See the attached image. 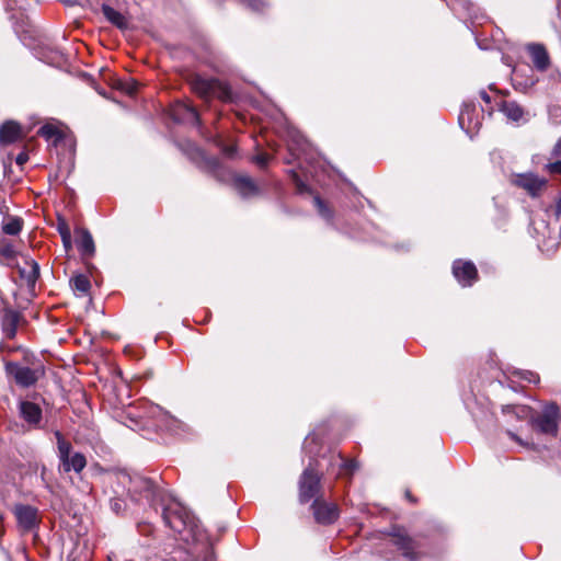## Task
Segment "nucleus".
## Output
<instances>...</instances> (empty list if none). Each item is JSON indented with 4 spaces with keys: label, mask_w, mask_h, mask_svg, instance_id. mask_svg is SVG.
I'll use <instances>...</instances> for the list:
<instances>
[{
    "label": "nucleus",
    "mask_w": 561,
    "mask_h": 561,
    "mask_svg": "<svg viewBox=\"0 0 561 561\" xmlns=\"http://www.w3.org/2000/svg\"><path fill=\"white\" fill-rule=\"evenodd\" d=\"M122 90L131 95L137 91V83L135 81L125 82L122 84Z\"/></svg>",
    "instance_id": "obj_31"
},
{
    "label": "nucleus",
    "mask_w": 561,
    "mask_h": 561,
    "mask_svg": "<svg viewBox=\"0 0 561 561\" xmlns=\"http://www.w3.org/2000/svg\"><path fill=\"white\" fill-rule=\"evenodd\" d=\"M503 114L513 122H519L523 119L525 111L515 101H504L501 105Z\"/></svg>",
    "instance_id": "obj_22"
},
{
    "label": "nucleus",
    "mask_w": 561,
    "mask_h": 561,
    "mask_svg": "<svg viewBox=\"0 0 561 561\" xmlns=\"http://www.w3.org/2000/svg\"><path fill=\"white\" fill-rule=\"evenodd\" d=\"M502 412L504 414H513L518 420H529V422H531L534 415V410L530 407L523 404L503 405Z\"/></svg>",
    "instance_id": "obj_21"
},
{
    "label": "nucleus",
    "mask_w": 561,
    "mask_h": 561,
    "mask_svg": "<svg viewBox=\"0 0 561 561\" xmlns=\"http://www.w3.org/2000/svg\"><path fill=\"white\" fill-rule=\"evenodd\" d=\"M102 12L104 16L115 26L118 28H125L127 25L125 16L118 12L117 10L113 9L110 5L104 4L102 7Z\"/></svg>",
    "instance_id": "obj_23"
},
{
    "label": "nucleus",
    "mask_w": 561,
    "mask_h": 561,
    "mask_svg": "<svg viewBox=\"0 0 561 561\" xmlns=\"http://www.w3.org/2000/svg\"><path fill=\"white\" fill-rule=\"evenodd\" d=\"M311 508L317 523L323 525L333 524L340 515V510L335 503L325 502L322 497L314 499Z\"/></svg>",
    "instance_id": "obj_7"
},
{
    "label": "nucleus",
    "mask_w": 561,
    "mask_h": 561,
    "mask_svg": "<svg viewBox=\"0 0 561 561\" xmlns=\"http://www.w3.org/2000/svg\"><path fill=\"white\" fill-rule=\"evenodd\" d=\"M72 287L81 295H85L90 289V280L84 275H77L71 279Z\"/></svg>",
    "instance_id": "obj_28"
},
{
    "label": "nucleus",
    "mask_w": 561,
    "mask_h": 561,
    "mask_svg": "<svg viewBox=\"0 0 561 561\" xmlns=\"http://www.w3.org/2000/svg\"><path fill=\"white\" fill-rule=\"evenodd\" d=\"M57 230L61 238L64 236H71L70 229H69L68 225L66 224V221H64V220L58 222Z\"/></svg>",
    "instance_id": "obj_34"
},
{
    "label": "nucleus",
    "mask_w": 561,
    "mask_h": 561,
    "mask_svg": "<svg viewBox=\"0 0 561 561\" xmlns=\"http://www.w3.org/2000/svg\"><path fill=\"white\" fill-rule=\"evenodd\" d=\"M480 94H481V98L483 99V101H485L486 103H490L491 98L485 91H482Z\"/></svg>",
    "instance_id": "obj_47"
},
{
    "label": "nucleus",
    "mask_w": 561,
    "mask_h": 561,
    "mask_svg": "<svg viewBox=\"0 0 561 561\" xmlns=\"http://www.w3.org/2000/svg\"><path fill=\"white\" fill-rule=\"evenodd\" d=\"M5 370L14 378L15 382L23 388L35 385L44 374L42 367L30 368L14 362L7 363Z\"/></svg>",
    "instance_id": "obj_4"
},
{
    "label": "nucleus",
    "mask_w": 561,
    "mask_h": 561,
    "mask_svg": "<svg viewBox=\"0 0 561 561\" xmlns=\"http://www.w3.org/2000/svg\"><path fill=\"white\" fill-rule=\"evenodd\" d=\"M453 10L462 9L470 12L472 3L469 0H445Z\"/></svg>",
    "instance_id": "obj_29"
},
{
    "label": "nucleus",
    "mask_w": 561,
    "mask_h": 561,
    "mask_svg": "<svg viewBox=\"0 0 561 561\" xmlns=\"http://www.w3.org/2000/svg\"><path fill=\"white\" fill-rule=\"evenodd\" d=\"M526 50L539 71H546L550 65V58L546 47L542 44L531 43L526 45Z\"/></svg>",
    "instance_id": "obj_10"
},
{
    "label": "nucleus",
    "mask_w": 561,
    "mask_h": 561,
    "mask_svg": "<svg viewBox=\"0 0 561 561\" xmlns=\"http://www.w3.org/2000/svg\"><path fill=\"white\" fill-rule=\"evenodd\" d=\"M163 520L174 531L181 533L192 522L190 513L178 502H172L163 508Z\"/></svg>",
    "instance_id": "obj_5"
},
{
    "label": "nucleus",
    "mask_w": 561,
    "mask_h": 561,
    "mask_svg": "<svg viewBox=\"0 0 561 561\" xmlns=\"http://www.w3.org/2000/svg\"><path fill=\"white\" fill-rule=\"evenodd\" d=\"M129 480V492L139 494L148 501H153L156 490L154 484L150 479L140 476H135Z\"/></svg>",
    "instance_id": "obj_12"
},
{
    "label": "nucleus",
    "mask_w": 561,
    "mask_h": 561,
    "mask_svg": "<svg viewBox=\"0 0 561 561\" xmlns=\"http://www.w3.org/2000/svg\"><path fill=\"white\" fill-rule=\"evenodd\" d=\"M39 274L38 265L34 262L32 265V275L34 278H37Z\"/></svg>",
    "instance_id": "obj_45"
},
{
    "label": "nucleus",
    "mask_w": 561,
    "mask_h": 561,
    "mask_svg": "<svg viewBox=\"0 0 561 561\" xmlns=\"http://www.w3.org/2000/svg\"><path fill=\"white\" fill-rule=\"evenodd\" d=\"M512 183L525 190L530 196H539L547 186V180L534 173L516 174L512 179Z\"/></svg>",
    "instance_id": "obj_8"
},
{
    "label": "nucleus",
    "mask_w": 561,
    "mask_h": 561,
    "mask_svg": "<svg viewBox=\"0 0 561 561\" xmlns=\"http://www.w3.org/2000/svg\"><path fill=\"white\" fill-rule=\"evenodd\" d=\"M87 466V459L81 453H73L69 457L65 458L60 461L59 469L64 472H69L73 470L77 473H80Z\"/></svg>",
    "instance_id": "obj_17"
},
{
    "label": "nucleus",
    "mask_w": 561,
    "mask_h": 561,
    "mask_svg": "<svg viewBox=\"0 0 561 561\" xmlns=\"http://www.w3.org/2000/svg\"><path fill=\"white\" fill-rule=\"evenodd\" d=\"M523 378L526 379L527 381L534 382V383H537L539 381V376L531 371H526L523 375Z\"/></svg>",
    "instance_id": "obj_38"
},
{
    "label": "nucleus",
    "mask_w": 561,
    "mask_h": 561,
    "mask_svg": "<svg viewBox=\"0 0 561 561\" xmlns=\"http://www.w3.org/2000/svg\"><path fill=\"white\" fill-rule=\"evenodd\" d=\"M551 156L556 157V158L561 157V137L558 139V141L553 146V148L551 150Z\"/></svg>",
    "instance_id": "obj_39"
},
{
    "label": "nucleus",
    "mask_w": 561,
    "mask_h": 561,
    "mask_svg": "<svg viewBox=\"0 0 561 561\" xmlns=\"http://www.w3.org/2000/svg\"><path fill=\"white\" fill-rule=\"evenodd\" d=\"M62 244L66 249V251H69L72 247L71 236H64L61 238Z\"/></svg>",
    "instance_id": "obj_41"
},
{
    "label": "nucleus",
    "mask_w": 561,
    "mask_h": 561,
    "mask_svg": "<svg viewBox=\"0 0 561 561\" xmlns=\"http://www.w3.org/2000/svg\"><path fill=\"white\" fill-rule=\"evenodd\" d=\"M21 417L31 426H38L42 421V409L31 401H21L19 405Z\"/></svg>",
    "instance_id": "obj_15"
},
{
    "label": "nucleus",
    "mask_w": 561,
    "mask_h": 561,
    "mask_svg": "<svg viewBox=\"0 0 561 561\" xmlns=\"http://www.w3.org/2000/svg\"><path fill=\"white\" fill-rule=\"evenodd\" d=\"M19 316L16 312L9 311L3 317V331L7 335V337H13L16 332V325H18Z\"/></svg>",
    "instance_id": "obj_24"
},
{
    "label": "nucleus",
    "mask_w": 561,
    "mask_h": 561,
    "mask_svg": "<svg viewBox=\"0 0 561 561\" xmlns=\"http://www.w3.org/2000/svg\"><path fill=\"white\" fill-rule=\"evenodd\" d=\"M321 476L319 474L316 465L309 462L308 467L304 470L299 479V501L307 503L313 497H321Z\"/></svg>",
    "instance_id": "obj_3"
},
{
    "label": "nucleus",
    "mask_w": 561,
    "mask_h": 561,
    "mask_svg": "<svg viewBox=\"0 0 561 561\" xmlns=\"http://www.w3.org/2000/svg\"><path fill=\"white\" fill-rule=\"evenodd\" d=\"M171 116L175 122H192L199 123V115L196 108L185 102H176L171 110Z\"/></svg>",
    "instance_id": "obj_11"
},
{
    "label": "nucleus",
    "mask_w": 561,
    "mask_h": 561,
    "mask_svg": "<svg viewBox=\"0 0 561 561\" xmlns=\"http://www.w3.org/2000/svg\"><path fill=\"white\" fill-rule=\"evenodd\" d=\"M554 215H556L557 219H559L561 217V196L557 201V204L554 206Z\"/></svg>",
    "instance_id": "obj_43"
},
{
    "label": "nucleus",
    "mask_w": 561,
    "mask_h": 561,
    "mask_svg": "<svg viewBox=\"0 0 561 561\" xmlns=\"http://www.w3.org/2000/svg\"><path fill=\"white\" fill-rule=\"evenodd\" d=\"M23 227V220L19 217H9L2 225V231L9 236H16Z\"/></svg>",
    "instance_id": "obj_26"
},
{
    "label": "nucleus",
    "mask_w": 561,
    "mask_h": 561,
    "mask_svg": "<svg viewBox=\"0 0 561 561\" xmlns=\"http://www.w3.org/2000/svg\"><path fill=\"white\" fill-rule=\"evenodd\" d=\"M38 135L44 137L48 141H53L54 145H57V142L62 138L60 130L51 124H46L42 126L38 129Z\"/></svg>",
    "instance_id": "obj_25"
},
{
    "label": "nucleus",
    "mask_w": 561,
    "mask_h": 561,
    "mask_svg": "<svg viewBox=\"0 0 561 561\" xmlns=\"http://www.w3.org/2000/svg\"><path fill=\"white\" fill-rule=\"evenodd\" d=\"M0 255L7 260H12L15 256V250L9 242L0 244Z\"/></svg>",
    "instance_id": "obj_30"
},
{
    "label": "nucleus",
    "mask_w": 561,
    "mask_h": 561,
    "mask_svg": "<svg viewBox=\"0 0 561 561\" xmlns=\"http://www.w3.org/2000/svg\"><path fill=\"white\" fill-rule=\"evenodd\" d=\"M254 160L260 167L264 168L270 161V156L267 153H260L254 158Z\"/></svg>",
    "instance_id": "obj_35"
},
{
    "label": "nucleus",
    "mask_w": 561,
    "mask_h": 561,
    "mask_svg": "<svg viewBox=\"0 0 561 561\" xmlns=\"http://www.w3.org/2000/svg\"><path fill=\"white\" fill-rule=\"evenodd\" d=\"M28 160V156L26 152H20L15 159L16 164L23 165Z\"/></svg>",
    "instance_id": "obj_40"
},
{
    "label": "nucleus",
    "mask_w": 561,
    "mask_h": 561,
    "mask_svg": "<svg viewBox=\"0 0 561 561\" xmlns=\"http://www.w3.org/2000/svg\"><path fill=\"white\" fill-rule=\"evenodd\" d=\"M312 444H314V446H317L316 436L314 435L307 436L305 444H304V449L308 453H312V448H311Z\"/></svg>",
    "instance_id": "obj_36"
},
{
    "label": "nucleus",
    "mask_w": 561,
    "mask_h": 561,
    "mask_svg": "<svg viewBox=\"0 0 561 561\" xmlns=\"http://www.w3.org/2000/svg\"><path fill=\"white\" fill-rule=\"evenodd\" d=\"M12 512L19 528L23 531H31L38 527L41 518L36 507L26 504H15Z\"/></svg>",
    "instance_id": "obj_6"
},
{
    "label": "nucleus",
    "mask_w": 561,
    "mask_h": 561,
    "mask_svg": "<svg viewBox=\"0 0 561 561\" xmlns=\"http://www.w3.org/2000/svg\"><path fill=\"white\" fill-rule=\"evenodd\" d=\"M507 435L513 439L515 440L516 443H518L519 445L522 446H526L527 444L524 443V440L522 438H519L515 433L511 432V431H507Z\"/></svg>",
    "instance_id": "obj_42"
},
{
    "label": "nucleus",
    "mask_w": 561,
    "mask_h": 561,
    "mask_svg": "<svg viewBox=\"0 0 561 561\" xmlns=\"http://www.w3.org/2000/svg\"><path fill=\"white\" fill-rule=\"evenodd\" d=\"M390 541L394 546H397L398 549L401 550L405 557L411 556V552L413 550V542L403 530L394 529V533L391 535Z\"/></svg>",
    "instance_id": "obj_20"
},
{
    "label": "nucleus",
    "mask_w": 561,
    "mask_h": 561,
    "mask_svg": "<svg viewBox=\"0 0 561 561\" xmlns=\"http://www.w3.org/2000/svg\"><path fill=\"white\" fill-rule=\"evenodd\" d=\"M245 3L254 11H260L264 8V2L262 0H245Z\"/></svg>",
    "instance_id": "obj_33"
},
{
    "label": "nucleus",
    "mask_w": 561,
    "mask_h": 561,
    "mask_svg": "<svg viewBox=\"0 0 561 561\" xmlns=\"http://www.w3.org/2000/svg\"><path fill=\"white\" fill-rule=\"evenodd\" d=\"M24 137V133L19 123L7 121L0 126V144L10 145Z\"/></svg>",
    "instance_id": "obj_13"
},
{
    "label": "nucleus",
    "mask_w": 561,
    "mask_h": 561,
    "mask_svg": "<svg viewBox=\"0 0 561 561\" xmlns=\"http://www.w3.org/2000/svg\"><path fill=\"white\" fill-rule=\"evenodd\" d=\"M190 84L193 92L204 101L211 99L231 100V92L228 85L217 79L194 75L190 80Z\"/></svg>",
    "instance_id": "obj_1"
},
{
    "label": "nucleus",
    "mask_w": 561,
    "mask_h": 561,
    "mask_svg": "<svg viewBox=\"0 0 561 561\" xmlns=\"http://www.w3.org/2000/svg\"><path fill=\"white\" fill-rule=\"evenodd\" d=\"M476 112V107L472 104H465L459 114V125L462 129H466L467 133L474 130L479 126V121L476 119L473 122V114Z\"/></svg>",
    "instance_id": "obj_18"
},
{
    "label": "nucleus",
    "mask_w": 561,
    "mask_h": 561,
    "mask_svg": "<svg viewBox=\"0 0 561 561\" xmlns=\"http://www.w3.org/2000/svg\"><path fill=\"white\" fill-rule=\"evenodd\" d=\"M405 495H407V497H408L410 501L414 502V499L411 496V494H410V492H409V491L405 493Z\"/></svg>",
    "instance_id": "obj_48"
},
{
    "label": "nucleus",
    "mask_w": 561,
    "mask_h": 561,
    "mask_svg": "<svg viewBox=\"0 0 561 561\" xmlns=\"http://www.w3.org/2000/svg\"><path fill=\"white\" fill-rule=\"evenodd\" d=\"M314 204L317 205L318 209H319V213L323 216V217H329V210L327 209L324 203L321 201L320 197H314Z\"/></svg>",
    "instance_id": "obj_32"
},
{
    "label": "nucleus",
    "mask_w": 561,
    "mask_h": 561,
    "mask_svg": "<svg viewBox=\"0 0 561 561\" xmlns=\"http://www.w3.org/2000/svg\"><path fill=\"white\" fill-rule=\"evenodd\" d=\"M234 187L243 197H251L259 193V187L249 176L240 175L234 179Z\"/></svg>",
    "instance_id": "obj_19"
},
{
    "label": "nucleus",
    "mask_w": 561,
    "mask_h": 561,
    "mask_svg": "<svg viewBox=\"0 0 561 561\" xmlns=\"http://www.w3.org/2000/svg\"><path fill=\"white\" fill-rule=\"evenodd\" d=\"M339 467L337 476L343 472L352 474L357 469V462L354 460H345L340 453H332L328 462V472H334V467Z\"/></svg>",
    "instance_id": "obj_16"
},
{
    "label": "nucleus",
    "mask_w": 561,
    "mask_h": 561,
    "mask_svg": "<svg viewBox=\"0 0 561 561\" xmlns=\"http://www.w3.org/2000/svg\"><path fill=\"white\" fill-rule=\"evenodd\" d=\"M560 410L556 403H548L543 407L541 413H536L531 419V426L542 433L556 436L559 430Z\"/></svg>",
    "instance_id": "obj_2"
},
{
    "label": "nucleus",
    "mask_w": 561,
    "mask_h": 561,
    "mask_svg": "<svg viewBox=\"0 0 561 561\" xmlns=\"http://www.w3.org/2000/svg\"><path fill=\"white\" fill-rule=\"evenodd\" d=\"M453 274L462 286H471L478 272L472 262L457 260L453 265Z\"/></svg>",
    "instance_id": "obj_9"
},
{
    "label": "nucleus",
    "mask_w": 561,
    "mask_h": 561,
    "mask_svg": "<svg viewBox=\"0 0 561 561\" xmlns=\"http://www.w3.org/2000/svg\"><path fill=\"white\" fill-rule=\"evenodd\" d=\"M75 233L76 244L81 255L84 257L93 256L95 252V245L91 233L84 228H77Z\"/></svg>",
    "instance_id": "obj_14"
},
{
    "label": "nucleus",
    "mask_w": 561,
    "mask_h": 561,
    "mask_svg": "<svg viewBox=\"0 0 561 561\" xmlns=\"http://www.w3.org/2000/svg\"><path fill=\"white\" fill-rule=\"evenodd\" d=\"M55 436L57 439L58 458L61 461L71 455L72 446L68 440L64 438L60 432L57 431Z\"/></svg>",
    "instance_id": "obj_27"
},
{
    "label": "nucleus",
    "mask_w": 561,
    "mask_h": 561,
    "mask_svg": "<svg viewBox=\"0 0 561 561\" xmlns=\"http://www.w3.org/2000/svg\"><path fill=\"white\" fill-rule=\"evenodd\" d=\"M234 151H236V149H234V147H232V146H227V147H225V148H224V152H225V154H226L227 157H230V158H232V157H233Z\"/></svg>",
    "instance_id": "obj_44"
},
{
    "label": "nucleus",
    "mask_w": 561,
    "mask_h": 561,
    "mask_svg": "<svg viewBox=\"0 0 561 561\" xmlns=\"http://www.w3.org/2000/svg\"><path fill=\"white\" fill-rule=\"evenodd\" d=\"M112 507L115 512H119L122 508V504L118 501L113 502Z\"/></svg>",
    "instance_id": "obj_46"
},
{
    "label": "nucleus",
    "mask_w": 561,
    "mask_h": 561,
    "mask_svg": "<svg viewBox=\"0 0 561 561\" xmlns=\"http://www.w3.org/2000/svg\"><path fill=\"white\" fill-rule=\"evenodd\" d=\"M546 168L550 173L561 174V161L548 163Z\"/></svg>",
    "instance_id": "obj_37"
}]
</instances>
